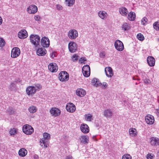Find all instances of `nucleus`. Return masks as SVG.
Listing matches in <instances>:
<instances>
[{
	"mask_svg": "<svg viewBox=\"0 0 159 159\" xmlns=\"http://www.w3.org/2000/svg\"><path fill=\"white\" fill-rule=\"evenodd\" d=\"M50 138V134L47 133L43 134V138L41 139L40 141V145L44 148H46L48 145L49 140Z\"/></svg>",
	"mask_w": 159,
	"mask_h": 159,
	"instance_id": "f257e3e1",
	"label": "nucleus"
},
{
	"mask_svg": "<svg viewBox=\"0 0 159 159\" xmlns=\"http://www.w3.org/2000/svg\"><path fill=\"white\" fill-rule=\"evenodd\" d=\"M40 41V38L39 35L34 34L30 35V42L35 48L39 47Z\"/></svg>",
	"mask_w": 159,
	"mask_h": 159,
	"instance_id": "f03ea898",
	"label": "nucleus"
},
{
	"mask_svg": "<svg viewBox=\"0 0 159 159\" xmlns=\"http://www.w3.org/2000/svg\"><path fill=\"white\" fill-rule=\"evenodd\" d=\"M59 79L62 82H66L68 81L69 79V75L68 73L65 71H62L59 74Z\"/></svg>",
	"mask_w": 159,
	"mask_h": 159,
	"instance_id": "7ed1b4c3",
	"label": "nucleus"
},
{
	"mask_svg": "<svg viewBox=\"0 0 159 159\" xmlns=\"http://www.w3.org/2000/svg\"><path fill=\"white\" fill-rule=\"evenodd\" d=\"M68 48L70 52H74L77 50V44L75 42L70 41L68 44Z\"/></svg>",
	"mask_w": 159,
	"mask_h": 159,
	"instance_id": "20e7f679",
	"label": "nucleus"
},
{
	"mask_svg": "<svg viewBox=\"0 0 159 159\" xmlns=\"http://www.w3.org/2000/svg\"><path fill=\"white\" fill-rule=\"evenodd\" d=\"M68 35L70 39H74L78 36V33L75 30L71 29L68 32Z\"/></svg>",
	"mask_w": 159,
	"mask_h": 159,
	"instance_id": "39448f33",
	"label": "nucleus"
},
{
	"mask_svg": "<svg viewBox=\"0 0 159 159\" xmlns=\"http://www.w3.org/2000/svg\"><path fill=\"white\" fill-rule=\"evenodd\" d=\"M114 46L116 50L119 51H122L124 48L122 42L120 40H117L115 41Z\"/></svg>",
	"mask_w": 159,
	"mask_h": 159,
	"instance_id": "423d86ee",
	"label": "nucleus"
},
{
	"mask_svg": "<svg viewBox=\"0 0 159 159\" xmlns=\"http://www.w3.org/2000/svg\"><path fill=\"white\" fill-rule=\"evenodd\" d=\"M50 112L52 116L57 117L60 114L61 111L57 108L52 107L50 110Z\"/></svg>",
	"mask_w": 159,
	"mask_h": 159,
	"instance_id": "0eeeda50",
	"label": "nucleus"
},
{
	"mask_svg": "<svg viewBox=\"0 0 159 159\" xmlns=\"http://www.w3.org/2000/svg\"><path fill=\"white\" fill-rule=\"evenodd\" d=\"M20 50L18 48H14L11 51V57L12 58H16L18 57L20 55Z\"/></svg>",
	"mask_w": 159,
	"mask_h": 159,
	"instance_id": "6e6552de",
	"label": "nucleus"
},
{
	"mask_svg": "<svg viewBox=\"0 0 159 159\" xmlns=\"http://www.w3.org/2000/svg\"><path fill=\"white\" fill-rule=\"evenodd\" d=\"M103 115L107 119L111 118L113 115V112L110 109H106L104 111Z\"/></svg>",
	"mask_w": 159,
	"mask_h": 159,
	"instance_id": "1a4fd4ad",
	"label": "nucleus"
},
{
	"mask_svg": "<svg viewBox=\"0 0 159 159\" xmlns=\"http://www.w3.org/2000/svg\"><path fill=\"white\" fill-rule=\"evenodd\" d=\"M41 43L43 47L47 48L49 46L50 41L48 38L44 37L41 39Z\"/></svg>",
	"mask_w": 159,
	"mask_h": 159,
	"instance_id": "9d476101",
	"label": "nucleus"
},
{
	"mask_svg": "<svg viewBox=\"0 0 159 159\" xmlns=\"http://www.w3.org/2000/svg\"><path fill=\"white\" fill-rule=\"evenodd\" d=\"M67 111L70 112H73L76 109V107L74 104L72 103H68L66 106Z\"/></svg>",
	"mask_w": 159,
	"mask_h": 159,
	"instance_id": "9b49d317",
	"label": "nucleus"
},
{
	"mask_svg": "<svg viewBox=\"0 0 159 159\" xmlns=\"http://www.w3.org/2000/svg\"><path fill=\"white\" fill-rule=\"evenodd\" d=\"M41 88V85L39 84L35 85V86H30V94L35 93L37 90H39Z\"/></svg>",
	"mask_w": 159,
	"mask_h": 159,
	"instance_id": "f8f14e48",
	"label": "nucleus"
},
{
	"mask_svg": "<svg viewBox=\"0 0 159 159\" xmlns=\"http://www.w3.org/2000/svg\"><path fill=\"white\" fill-rule=\"evenodd\" d=\"M105 71L107 76L108 77H111L113 75L112 70L110 67H106Z\"/></svg>",
	"mask_w": 159,
	"mask_h": 159,
	"instance_id": "ddd939ff",
	"label": "nucleus"
},
{
	"mask_svg": "<svg viewBox=\"0 0 159 159\" xmlns=\"http://www.w3.org/2000/svg\"><path fill=\"white\" fill-rule=\"evenodd\" d=\"M48 68L50 71L52 72H56L58 70V67L55 63H51L48 66Z\"/></svg>",
	"mask_w": 159,
	"mask_h": 159,
	"instance_id": "4468645a",
	"label": "nucleus"
},
{
	"mask_svg": "<svg viewBox=\"0 0 159 159\" xmlns=\"http://www.w3.org/2000/svg\"><path fill=\"white\" fill-rule=\"evenodd\" d=\"M145 120L146 122L148 124H152L154 121V117L151 115L147 116L145 118Z\"/></svg>",
	"mask_w": 159,
	"mask_h": 159,
	"instance_id": "2eb2a0df",
	"label": "nucleus"
},
{
	"mask_svg": "<svg viewBox=\"0 0 159 159\" xmlns=\"http://www.w3.org/2000/svg\"><path fill=\"white\" fill-rule=\"evenodd\" d=\"M27 35V33L25 30H21L18 33V37L20 39H24L26 38Z\"/></svg>",
	"mask_w": 159,
	"mask_h": 159,
	"instance_id": "dca6fc26",
	"label": "nucleus"
},
{
	"mask_svg": "<svg viewBox=\"0 0 159 159\" xmlns=\"http://www.w3.org/2000/svg\"><path fill=\"white\" fill-rule=\"evenodd\" d=\"M80 128L81 131L84 133H87L89 131V127L86 124H82L81 125Z\"/></svg>",
	"mask_w": 159,
	"mask_h": 159,
	"instance_id": "f3484780",
	"label": "nucleus"
},
{
	"mask_svg": "<svg viewBox=\"0 0 159 159\" xmlns=\"http://www.w3.org/2000/svg\"><path fill=\"white\" fill-rule=\"evenodd\" d=\"M147 61L148 65L150 66H153L155 64V59L152 57L149 56L148 57Z\"/></svg>",
	"mask_w": 159,
	"mask_h": 159,
	"instance_id": "a211bd4d",
	"label": "nucleus"
},
{
	"mask_svg": "<svg viewBox=\"0 0 159 159\" xmlns=\"http://www.w3.org/2000/svg\"><path fill=\"white\" fill-rule=\"evenodd\" d=\"M46 49L43 48H38L36 51L37 54L39 56H43L46 54Z\"/></svg>",
	"mask_w": 159,
	"mask_h": 159,
	"instance_id": "6ab92c4d",
	"label": "nucleus"
},
{
	"mask_svg": "<svg viewBox=\"0 0 159 159\" xmlns=\"http://www.w3.org/2000/svg\"><path fill=\"white\" fill-rule=\"evenodd\" d=\"M150 143L152 146H157L159 145V139L156 137L151 138Z\"/></svg>",
	"mask_w": 159,
	"mask_h": 159,
	"instance_id": "aec40b11",
	"label": "nucleus"
},
{
	"mask_svg": "<svg viewBox=\"0 0 159 159\" xmlns=\"http://www.w3.org/2000/svg\"><path fill=\"white\" fill-rule=\"evenodd\" d=\"M119 11L121 15L124 16H126L128 13L127 9L125 7H121L119 8Z\"/></svg>",
	"mask_w": 159,
	"mask_h": 159,
	"instance_id": "412c9836",
	"label": "nucleus"
},
{
	"mask_svg": "<svg viewBox=\"0 0 159 159\" xmlns=\"http://www.w3.org/2000/svg\"><path fill=\"white\" fill-rule=\"evenodd\" d=\"M76 94L79 96L83 97L85 95L86 92L84 89L80 88L77 90Z\"/></svg>",
	"mask_w": 159,
	"mask_h": 159,
	"instance_id": "4be33fe9",
	"label": "nucleus"
},
{
	"mask_svg": "<svg viewBox=\"0 0 159 159\" xmlns=\"http://www.w3.org/2000/svg\"><path fill=\"white\" fill-rule=\"evenodd\" d=\"M98 16L102 19H105L107 17V14L106 12L104 11H100L98 12Z\"/></svg>",
	"mask_w": 159,
	"mask_h": 159,
	"instance_id": "5701e85b",
	"label": "nucleus"
},
{
	"mask_svg": "<svg viewBox=\"0 0 159 159\" xmlns=\"http://www.w3.org/2000/svg\"><path fill=\"white\" fill-rule=\"evenodd\" d=\"M93 85L96 87L99 86L101 84V83L99 81L98 79L96 78H94L92 79L91 81Z\"/></svg>",
	"mask_w": 159,
	"mask_h": 159,
	"instance_id": "b1692460",
	"label": "nucleus"
},
{
	"mask_svg": "<svg viewBox=\"0 0 159 159\" xmlns=\"http://www.w3.org/2000/svg\"><path fill=\"white\" fill-rule=\"evenodd\" d=\"M136 15L135 13L131 11L128 15V18L130 21H134L135 19Z\"/></svg>",
	"mask_w": 159,
	"mask_h": 159,
	"instance_id": "393cba45",
	"label": "nucleus"
},
{
	"mask_svg": "<svg viewBox=\"0 0 159 159\" xmlns=\"http://www.w3.org/2000/svg\"><path fill=\"white\" fill-rule=\"evenodd\" d=\"M29 125L26 124L24 125L23 127V132L26 134H30V129L29 127Z\"/></svg>",
	"mask_w": 159,
	"mask_h": 159,
	"instance_id": "a878e982",
	"label": "nucleus"
},
{
	"mask_svg": "<svg viewBox=\"0 0 159 159\" xmlns=\"http://www.w3.org/2000/svg\"><path fill=\"white\" fill-rule=\"evenodd\" d=\"M129 133L130 136L132 137L135 136L137 135V130L134 128H130L129 129Z\"/></svg>",
	"mask_w": 159,
	"mask_h": 159,
	"instance_id": "bb28decb",
	"label": "nucleus"
},
{
	"mask_svg": "<svg viewBox=\"0 0 159 159\" xmlns=\"http://www.w3.org/2000/svg\"><path fill=\"white\" fill-rule=\"evenodd\" d=\"M27 150L24 148L20 149L18 152L19 155L21 157H24L27 154Z\"/></svg>",
	"mask_w": 159,
	"mask_h": 159,
	"instance_id": "cd10ccee",
	"label": "nucleus"
},
{
	"mask_svg": "<svg viewBox=\"0 0 159 159\" xmlns=\"http://www.w3.org/2000/svg\"><path fill=\"white\" fill-rule=\"evenodd\" d=\"M37 11L38 8L36 6L34 5L30 6V14H35Z\"/></svg>",
	"mask_w": 159,
	"mask_h": 159,
	"instance_id": "c85d7f7f",
	"label": "nucleus"
},
{
	"mask_svg": "<svg viewBox=\"0 0 159 159\" xmlns=\"http://www.w3.org/2000/svg\"><path fill=\"white\" fill-rule=\"evenodd\" d=\"M80 142L83 144H86L88 143V139L85 135H82L81 136L80 138Z\"/></svg>",
	"mask_w": 159,
	"mask_h": 159,
	"instance_id": "c756f323",
	"label": "nucleus"
},
{
	"mask_svg": "<svg viewBox=\"0 0 159 159\" xmlns=\"http://www.w3.org/2000/svg\"><path fill=\"white\" fill-rule=\"evenodd\" d=\"M130 27L129 25L127 23H124L122 26V30L125 31H127L129 30Z\"/></svg>",
	"mask_w": 159,
	"mask_h": 159,
	"instance_id": "7c9ffc66",
	"label": "nucleus"
},
{
	"mask_svg": "<svg viewBox=\"0 0 159 159\" xmlns=\"http://www.w3.org/2000/svg\"><path fill=\"white\" fill-rule=\"evenodd\" d=\"M75 0H66L65 2L68 6L71 7L75 3Z\"/></svg>",
	"mask_w": 159,
	"mask_h": 159,
	"instance_id": "2f4dec72",
	"label": "nucleus"
},
{
	"mask_svg": "<svg viewBox=\"0 0 159 159\" xmlns=\"http://www.w3.org/2000/svg\"><path fill=\"white\" fill-rule=\"evenodd\" d=\"M93 116L91 114L86 115L85 116V119L87 121H90L93 120Z\"/></svg>",
	"mask_w": 159,
	"mask_h": 159,
	"instance_id": "473e14b6",
	"label": "nucleus"
},
{
	"mask_svg": "<svg viewBox=\"0 0 159 159\" xmlns=\"http://www.w3.org/2000/svg\"><path fill=\"white\" fill-rule=\"evenodd\" d=\"M17 130L15 128L11 129L9 132L11 135H14L17 134Z\"/></svg>",
	"mask_w": 159,
	"mask_h": 159,
	"instance_id": "72a5a7b5",
	"label": "nucleus"
},
{
	"mask_svg": "<svg viewBox=\"0 0 159 159\" xmlns=\"http://www.w3.org/2000/svg\"><path fill=\"white\" fill-rule=\"evenodd\" d=\"M86 71H90V68L89 66L86 65L84 66L82 68V72L85 73Z\"/></svg>",
	"mask_w": 159,
	"mask_h": 159,
	"instance_id": "f704fd0d",
	"label": "nucleus"
},
{
	"mask_svg": "<svg viewBox=\"0 0 159 159\" xmlns=\"http://www.w3.org/2000/svg\"><path fill=\"white\" fill-rule=\"evenodd\" d=\"M101 85L99 86L101 87L102 89H105L108 88V85L106 82H103L102 83H101Z\"/></svg>",
	"mask_w": 159,
	"mask_h": 159,
	"instance_id": "c9c22d12",
	"label": "nucleus"
},
{
	"mask_svg": "<svg viewBox=\"0 0 159 159\" xmlns=\"http://www.w3.org/2000/svg\"><path fill=\"white\" fill-rule=\"evenodd\" d=\"M154 28L156 30H159V22H155L153 24Z\"/></svg>",
	"mask_w": 159,
	"mask_h": 159,
	"instance_id": "e433bc0d",
	"label": "nucleus"
},
{
	"mask_svg": "<svg viewBox=\"0 0 159 159\" xmlns=\"http://www.w3.org/2000/svg\"><path fill=\"white\" fill-rule=\"evenodd\" d=\"M137 37L138 39L140 41H143L144 39L143 35L141 33L138 34Z\"/></svg>",
	"mask_w": 159,
	"mask_h": 159,
	"instance_id": "4c0bfd02",
	"label": "nucleus"
},
{
	"mask_svg": "<svg viewBox=\"0 0 159 159\" xmlns=\"http://www.w3.org/2000/svg\"><path fill=\"white\" fill-rule=\"evenodd\" d=\"M5 45V42L4 40L1 38H0V47H3Z\"/></svg>",
	"mask_w": 159,
	"mask_h": 159,
	"instance_id": "58836bf2",
	"label": "nucleus"
},
{
	"mask_svg": "<svg viewBox=\"0 0 159 159\" xmlns=\"http://www.w3.org/2000/svg\"><path fill=\"white\" fill-rule=\"evenodd\" d=\"M122 159H132V157L130 155L126 154L123 156Z\"/></svg>",
	"mask_w": 159,
	"mask_h": 159,
	"instance_id": "ea45409f",
	"label": "nucleus"
},
{
	"mask_svg": "<svg viewBox=\"0 0 159 159\" xmlns=\"http://www.w3.org/2000/svg\"><path fill=\"white\" fill-rule=\"evenodd\" d=\"M37 109L36 107L32 106L30 107V113H34L36 112Z\"/></svg>",
	"mask_w": 159,
	"mask_h": 159,
	"instance_id": "a19ab883",
	"label": "nucleus"
},
{
	"mask_svg": "<svg viewBox=\"0 0 159 159\" xmlns=\"http://www.w3.org/2000/svg\"><path fill=\"white\" fill-rule=\"evenodd\" d=\"M15 84L14 83H11L9 86L10 89L11 91L14 90V89H15Z\"/></svg>",
	"mask_w": 159,
	"mask_h": 159,
	"instance_id": "79ce46f5",
	"label": "nucleus"
},
{
	"mask_svg": "<svg viewBox=\"0 0 159 159\" xmlns=\"http://www.w3.org/2000/svg\"><path fill=\"white\" fill-rule=\"evenodd\" d=\"M79 56L76 54L74 55L72 57V61H77L78 59Z\"/></svg>",
	"mask_w": 159,
	"mask_h": 159,
	"instance_id": "37998d69",
	"label": "nucleus"
},
{
	"mask_svg": "<svg viewBox=\"0 0 159 159\" xmlns=\"http://www.w3.org/2000/svg\"><path fill=\"white\" fill-rule=\"evenodd\" d=\"M8 112L10 115H12L15 113V111L12 108H9L8 109Z\"/></svg>",
	"mask_w": 159,
	"mask_h": 159,
	"instance_id": "c03bdc74",
	"label": "nucleus"
},
{
	"mask_svg": "<svg viewBox=\"0 0 159 159\" xmlns=\"http://www.w3.org/2000/svg\"><path fill=\"white\" fill-rule=\"evenodd\" d=\"M143 82L145 84H150L151 83V81L148 79H144V77L143 78Z\"/></svg>",
	"mask_w": 159,
	"mask_h": 159,
	"instance_id": "a18cd8bd",
	"label": "nucleus"
},
{
	"mask_svg": "<svg viewBox=\"0 0 159 159\" xmlns=\"http://www.w3.org/2000/svg\"><path fill=\"white\" fill-rule=\"evenodd\" d=\"M148 21V19L146 17H143L141 20V24L142 25H144L145 23H147Z\"/></svg>",
	"mask_w": 159,
	"mask_h": 159,
	"instance_id": "49530a36",
	"label": "nucleus"
},
{
	"mask_svg": "<svg viewBox=\"0 0 159 159\" xmlns=\"http://www.w3.org/2000/svg\"><path fill=\"white\" fill-rule=\"evenodd\" d=\"M56 7L57 9L58 10H62L63 8L62 6L59 4H57Z\"/></svg>",
	"mask_w": 159,
	"mask_h": 159,
	"instance_id": "de8ad7c7",
	"label": "nucleus"
},
{
	"mask_svg": "<svg viewBox=\"0 0 159 159\" xmlns=\"http://www.w3.org/2000/svg\"><path fill=\"white\" fill-rule=\"evenodd\" d=\"M84 75L85 77H89L90 74V71H86L85 73L83 72Z\"/></svg>",
	"mask_w": 159,
	"mask_h": 159,
	"instance_id": "09e8293b",
	"label": "nucleus"
},
{
	"mask_svg": "<svg viewBox=\"0 0 159 159\" xmlns=\"http://www.w3.org/2000/svg\"><path fill=\"white\" fill-rule=\"evenodd\" d=\"M86 59L85 57H81L79 59V62L80 63L85 64V61H86Z\"/></svg>",
	"mask_w": 159,
	"mask_h": 159,
	"instance_id": "8fccbe9b",
	"label": "nucleus"
},
{
	"mask_svg": "<svg viewBox=\"0 0 159 159\" xmlns=\"http://www.w3.org/2000/svg\"><path fill=\"white\" fill-rule=\"evenodd\" d=\"M147 159H152L153 156L151 153H148L147 155Z\"/></svg>",
	"mask_w": 159,
	"mask_h": 159,
	"instance_id": "3c124183",
	"label": "nucleus"
},
{
	"mask_svg": "<svg viewBox=\"0 0 159 159\" xmlns=\"http://www.w3.org/2000/svg\"><path fill=\"white\" fill-rule=\"evenodd\" d=\"M34 19L35 20L39 21L41 19L39 15H36L34 16Z\"/></svg>",
	"mask_w": 159,
	"mask_h": 159,
	"instance_id": "603ef678",
	"label": "nucleus"
},
{
	"mask_svg": "<svg viewBox=\"0 0 159 159\" xmlns=\"http://www.w3.org/2000/svg\"><path fill=\"white\" fill-rule=\"evenodd\" d=\"M30 89V86H28L26 89V92L27 94L29 95H30V90H29Z\"/></svg>",
	"mask_w": 159,
	"mask_h": 159,
	"instance_id": "864d4df0",
	"label": "nucleus"
},
{
	"mask_svg": "<svg viewBox=\"0 0 159 159\" xmlns=\"http://www.w3.org/2000/svg\"><path fill=\"white\" fill-rule=\"evenodd\" d=\"M56 52H52V53L51 57L52 58H53L54 57H56Z\"/></svg>",
	"mask_w": 159,
	"mask_h": 159,
	"instance_id": "5fc2aeb1",
	"label": "nucleus"
},
{
	"mask_svg": "<svg viewBox=\"0 0 159 159\" xmlns=\"http://www.w3.org/2000/svg\"><path fill=\"white\" fill-rule=\"evenodd\" d=\"M100 56L101 57H103L105 56V53L104 52H102L100 54Z\"/></svg>",
	"mask_w": 159,
	"mask_h": 159,
	"instance_id": "6e6d98bb",
	"label": "nucleus"
},
{
	"mask_svg": "<svg viewBox=\"0 0 159 159\" xmlns=\"http://www.w3.org/2000/svg\"><path fill=\"white\" fill-rule=\"evenodd\" d=\"M65 159H73L72 157L71 156H68L66 157Z\"/></svg>",
	"mask_w": 159,
	"mask_h": 159,
	"instance_id": "4d7b16f0",
	"label": "nucleus"
},
{
	"mask_svg": "<svg viewBox=\"0 0 159 159\" xmlns=\"http://www.w3.org/2000/svg\"><path fill=\"white\" fill-rule=\"evenodd\" d=\"M34 132V129L33 128L30 126V134Z\"/></svg>",
	"mask_w": 159,
	"mask_h": 159,
	"instance_id": "13d9d810",
	"label": "nucleus"
},
{
	"mask_svg": "<svg viewBox=\"0 0 159 159\" xmlns=\"http://www.w3.org/2000/svg\"><path fill=\"white\" fill-rule=\"evenodd\" d=\"M34 159H38L39 156L38 155L35 154L34 156Z\"/></svg>",
	"mask_w": 159,
	"mask_h": 159,
	"instance_id": "bf43d9fd",
	"label": "nucleus"
},
{
	"mask_svg": "<svg viewBox=\"0 0 159 159\" xmlns=\"http://www.w3.org/2000/svg\"><path fill=\"white\" fill-rule=\"evenodd\" d=\"M20 79H16L15 80V82L16 83H18L19 82H20Z\"/></svg>",
	"mask_w": 159,
	"mask_h": 159,
	"instance_id": "052dcab7",
	"label": "nucleus"
},
{
	"mask_svg": "<svg viewBox=\"0 0 159 159\" xmlns=\"http://www.w3.org/2000/svg\"><path fill=\"white\" fill-rule=\"evenodd\" d=\"M2 18L0 16V25L2 23Z\"/></svg>",
	"mask_w": 159,
	"mask_h": 159,
	"instance_id": "680f3d73",
	"label": "nucleus"
},
{
	"mask_svg": "<svg viewBox=\"0 0 159 159\" xmlns=\"http://www.w3.org/2000/svg\"><path fill=\"white\" fill-rule=\"evenodd\" d=\"M93 139L94 140L96 141H97V139L95 138V136H93Z\"/></svg>",
	"mask_w": 159,
	"mask_h": 159,
	"instance_id": "e2e57ef3",
	"label": "nucleus"
},
{
	"mask_svg": "<svg viewBox=\"0 0 159 159\" xmlns=\"http://www.w3.org/2000/svg\"><path fill=\"white\" fill-rule=\"evenodd\" d=\"M30 6H29L27 8V12L29 13H30L29 12V10H30Z\"/></svg>",
	"mask_w": 159,
	"mask_h": 159,
	"instance_id": "0e129e2a",
	"label": "nucleus"
},
{
	"mask_svg": "<svg viewBox=\"0 0 159 159\" xmlns=\"http://www.w3.org/2000/svg\"><path fill=\"white\" fill-rule=\"evenodd\" d=\"M157 40L158 42H159V38H157Z\"/></svg>",
	"mask_w": 159,
	"mask_h": 159,
	"instance_id": "69168bd1",
	"label": "nucleus"
},
{
	"mask_svg": "<svg viewBox=\"0 0 159 159\" xmlns=\"http://www.w3.org/2000/svg\"><path fill=\"white\" fill-rule=\"evenodd\" d=\"M28 110L29 111H30V107L29 108H28Z\"/></svg>",
	"mask_w": 159,
	"mask_h": 159,
	"instance_id": "338daca9",
	"label": "nucleus"
},
{
	"mask_svg": "<svg viewBox=\"0 0 159 159\" xmlns=\"http://www.w3.org/2000/svg\"><path fill=\"white\" fill-rule=\"evenodd\" d=\"M157 153H158V154L159 155V151Z\"/></svg>",
	"mask_w": 159,
	"mask_h": 159,
	"instance_id": "774afa93",
	"label": "nucleus"
}]
</instances>
